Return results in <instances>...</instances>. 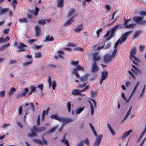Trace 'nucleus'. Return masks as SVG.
Masks as SVG:
<instances>
[{
  "instance_id": "nucleus-1",
  "label": "nucleus",
  "mask_w": 146,
  "mask_h": 146,
  "mask_svg": "<svg viewBox=\"0 0 146 146\" xmlns=\"http://www.w3.org/2000/svg\"><path fill=\"white\" fill-rule=\"evenodd\" d=\"M46 129V127H44L37 128L36 125H34L33 127L31 130V133L28 134V135L29 137L37 136V135L36 133H38L44 131Z\"/></svg>"
},
{
  "instance_id": "nucleus-2",
  "label": "nucleus",
  "mask_w": 146,
  "mask_h": 146,
  "mask_svg": "<svg viewBox=\"0 0 146 146\" xmlns=\"http://www.w3.org/2000/svg\"><path fill=\"white\" fill-rule=\"evenodd\" d=\"M133 32V31H130L125 33L123 34L115 43L114 46L115 48H117L119 44H121L123 42H125L128 36Z\"/></svg>"
},
{
  "instance_id": "nucleus-3",
  "label": "nucleus",
  "mask_w": 146,
  "mask_h": 146,
  "mask_svg": "<svg viewBox=\"0 0 146 146\" xmlns=\"http://www.w3.org/2000/svg\"><path fill=\"white\" fill-rule=\"evenodd\" d=\"M88 74H86L83 76L79 77L78 78H79V84L78 86V88H84V87L86 86L87 83V80Z\"/></svg>"
},
{
  "instance_id": "nucleus-4",
  "label": "nucleus",
  "mask_w": 146,
  "mask_h": 146,
  "mask_svg": "<svg viewBox=\"0 0 146 146\" xmlns=\"http://www.w3.org/2000/svg\"><path fill=\"white\" fill-rule=\"evenodd\" d=\"M50 117L52 119H55L59 121L63 122L64 123H67L72 121V120L70 119H66L64 117H58L57 114L51 115Z\"/></svg>"
},
{
  "instance_id": "nucleus-5",
  "label": "nucleus",
  "mask_w": 146,
  "mask_h": 146,
  "mask_svg": "<svg viewBox=\"0 0 146 146\" xmlns=\"http://www.w3.org/2000/svg\"><path fill=\"white\" fill-rule=\"evenodd\" d=\"M89 86L87 85L86 86L84 87V88H83V89L82 90H81L80 91L77 89L74 90L72 91V94L74 95L80 96H84L85 94H82L81 92H84L87 90L89 88Z\"/></svg>"
},
{
  "instance_id": "nucleus-6",
  "label": "nucleus",
  "mask_w": 146,
  "mask_h": 146,
  "mask_svg": "<svg viewBox=\"0 0 146 146\" xmlns=\"http://www.w3.org/2000/svg\"><path fill=\"white\" fill-rule=\"evenodd\" d=\"M143 18L141 17L135 16L133 17V19L135 22L139 25H144L146 23V20H143Z\"/></svg>"
},
{
  "instance_id": "nucleus-7",
  "label": "nucleus",
  "mask_w": 146,
  "mask_h": 146,
  "mask_svg": "<svg viewBox=\"0 0 146 146\" xmlns=\"http://www.w3.org/2000/svg\"><path fill=\"white\" fill-rule=\"evenodd\" d=\"M136 53V50L135 48H133L131 51L130 54V58L132 60L133 63L135 65H137V63L135 62L134 60L138 61L137 58L135 56V54Z\"/></svg>"
},
{
  "instance_id": "nucleus-8",
  "label": "nucleus",
  "mask_w": 146,
  "mask_h": 146,
  "mask_svg": "<svg viewBox=\"0 0 146 146\" xmlns=\"http://www.w3.org/2000/svg\"><path fill=\"white\" fill-rule=\"evenodd\" d=\"M77 67L74 68L72 71V74H73L76 76L77 78L79 77V74L78 73V70H84V68L82 66H80L79 65H77L76 66Z\"/></svg>"
},
{
  "instance_id": "nucleus-9",
  "label": "nucleus",
  "mask_w": 146,
  "mask_h": 146,
  "mask_svg": "<svg viewBox=\"0 0 146 146\" xmlns=\"http://www.w3.org/2000/svg\"><path fill=\"white\" fill-rule=\"evenodd\" d=\"M27 47V46L23 42H20L19 46L17 47L18 50H17V52L26 51L25 48Z\"/></svg>"
},
{
  "instance_id": "nucleus-10",
  "label": "nucleus",
  "mask_w": 146,
  "mask_h": 146,
  "mask_svg": "<svg viewBox=\"0 0 146 146\" xmlns=\"http://www.w3.org/2000/svg\"><path fill=\"white\" fill-rule=\"evenodd\" d=\"M108 76V73L107 71H105L102 72V73L101 78L99 80V83L100 85L102 84L103 81L107 78Z\"/></svg>"
},
{
  "instance_id": "nucleus-11",
  "label": "nucleus",
  "mask_w": 146,
  "mask_h": 146,
  "mask_svg": "<svg viewBox=\"0 0 146 146\" xmlns=\"http://www.w3.org/2000/svg\"><path fill=\"white\" fill-rule=\"evenodd\" d=\"M42 139L43 141L39 139H34L33 141L35 143L41 145H46L47 144V141L45 140L44 137H42Z\"/></svg>"
},
{
  "instance_id": "nucleus-12",
  "label": "nucleus",
  "mask_w": 146,
  "mask_h": 146,
  "mask_svg": "<svg viewBox=\"0 0 146 146\" xmlns=\"http://www.w3.org/2000/svg\"><path fill=\"white\" fill-rule=\"evenodd\" d=\"M103 137V135H99L93 144V146H98L101 143Z\"/></svg>"
},
{
  "instance_id": "nucleus-13",
  "label": "nucleus",
  "mask_w": 146,
  "mask_h": 146,
  "mask_svg": "<svg viewBox=\"0 0 146 146\" xmlns=\"http://www.w3.org/2000/svg\"><path fill=\"white\" fill-rule=\"evenodd\" d=\"M112 59V58L111 55L109 54H106L104 57V60L105 63H107L111 62Z\"/></svg>"
},
{
  "instance_id": "nucleus-14",
  "label": "nucleus",
  "mask_w": 146,
  "mask_h": 146,
  "mask_svg": "<svg viewBox=\"0 0 146 146\" xmlns=\"http://www.w3.org/2000/svg\"><path fill=\"white\" fill-rule=\"evenodd\" d=\"M75 16V15L73 16L70 19L68 20L66 23L64 24L63 26L66 27L67 26L71 25L72 22L74 21V18Z\"/></svg>"
},
{
  "instance_id": "nucleus-15",
  "label": "nucleus",
  "mask_w": 146,
  "mask_h": 146,
  "mask_svg": "<svg viewBox=\"0 0 146 146\" xmlns=\"http://www.w3.org/2000/svg\"><path fill=\"white\" fill-rule=\"evenodd\" d=\"M99 70V68L97 66L96 62H94L92 65L91 71L93 73H96Z\"/></svg>"
},
{
  "instance_id": "nucleus-16",
  "label": "nucleus",
  "mask_w": 146,
  "mask_h": 146,
  "mask_svg": "<svg viewBox=\"0 0 146 146\" xmlns=\"http://www.w3.org/2000/svg\"><path fill=\"white\" fill-rule=\"evenodd\" d=\"M98 53L97 52H94L92 54V57L94 62H96L100 60L101 59V57L98 56Z\"/></svg>"
},
{
  "instance_id": "nucleus-17",
  "label": "nucleus",
  "mask_w": 146,
  "mask_h": 146,
  "mask_svg": "<svg viewBox=\"0 0 146 146\" xmlns=\"http://www.w3.org/2000/svg\"><path fill=\"white\" fill-rule=\"evenodd\" d=\"M131 66L133 69H131V70L133 71L135 74H141V71L139 70L134 65L132 64Z\"/></svg>"
},
{
  "instance_id": "nucleus-18",
  "label": "nucleus",
  "mask_w": 146,
  "mask_h": 146,
  "mask_svg": "<svg viewBox=\"0 0 146 146\" xmlns=\"http://www.w3.org/2000/svg\"><path fill=\"white\" fill-rule=\"evenodd\" d=\"M121 25H117L113 27L111 30V35L114 36V33L116 30L118 28L119 29L122 28V27H121Z\"/></svg>"
},
{
  "instance_id": "nucleus-19",
  "label": "nucleus",
  "mask_w": 146,
  "mask_h": 146,
  "mask_svg": "<svg viewBox=\"0 0 146 146\" xmlns=\"http://www.w3.org/2000/svg\"><path fill=\"white\" fill-rule=\"evenodd\" d=\"M121 25H117L113 27L111 30V35L114 36V33L116 30L118 28L119 29L122 28V27H121Z\"/></svg>"
},
{
  "instance_id": "nucleus-20",
  "label": "nucleus",
  "mask_w": 146,
  "mask_h": 146,
  "mask_svg": "<svg viewBox=\"0 0 146 146\" xmlns=\"http://www.w3.org/2000/svg\"><path fill=\"white\" fill-rule=\"evenodd\" d=\"M29 91V89L28 88H27L24 89V91L21 94H19L17 96V98H22V97L25 96L26 95V93H28Z\"/></svg>"
},
{
  "instance_id": "nucleus-21",
  "label": "nucleus",
  "mask_w": 146,
  "mask_h": 146,
  "mask_svg": "<svg viewBox=\"0 0 146 146\" xmlns=\"http://www.w3.org/2000/svg\"><path fill=\"white\" fill-rule=\"evenodd\" d=\"M35 31L36 34V36L37 37L39 36L41 32L40 27L38 25H36L35 27Z\"/></svg>"
},
{
  "instance_id": "nucleus-22",
  "label": "nucleus",
  "mask_w": 146,
  "mask_h": 146,
  "mask_svg": "<svg viewBox=\"0 0 146 146\" xmlns=\"http://www.w3.org/2000/svg\"><path fill=\"white\" fill-rule=\"evenodd\" d=\"M58 55H55L54 56L56 59H58V57L62 59L64 58L63 56L61 55V54H64L65 53L63 51L59 50L58 51Z\"/></svg>"
},
{
  "instance_id": "nucleus-23",
  "label": "nucleus",
  "mask_w": 146,
  "mask_h": 146,
  "mask_svg": "<svg viewBox=\"0 0 146 146\" xmlns=\"http://www.w3.org/2000/svg\"><path fill=\"white\" fill-rule=\"evenodd\" d=\"M132 131V130L130 129L127 131L125 132L123 134L122 137V139H125L127 137H128L130 133Z\"/></svg>"
},
{
  "instance_id": "nucleus-24",
  "label": "nucleus",
  "mask_w": 146,
  "mask_h": 146,
  "mask_svg": "<svg viewBox=\"0 0 146 146\" xmlns=\"http://www.w3.org/2000/svg\"><path fill=\"white\" fill-rule=\"evenodd\" d=\"M54 40V38L52 36H50L49 35H47L46 36L45 39L44 40V42H51Z\"/></svg>"
},
{
  "instance_id": "nucleus-25",
  "label": "nucleus",
  "mask_w": 146,
  "mask_h": 146,
  "mask_svg": "<svg viewBox=\"0 0 146 146\" xmlns=\"http://www.w3.org/2000/svg\"><path fill=\"white\" fill-rule=\"evenodd\" d=\"M57 7H63L64 5V0H58L57 1Z\"/></svg>"
},
{
  "instance_id": "nucleus-26",
  "label": "nucleus",
  "mask_w": 146,
  "mask_h": 146,
  "mask_svg": "<svg viewBox=\"0 0 146 146\" xmlns=\"http://www.w3.org/2000/svg\"><path fill=\"white\" fill-rule=\"evenodd\" d=\"M83 25L82 24H81L80 25L78 26L74 30V31L77 33H79L82 30L83 28Z\"/></svg>"
},
{
  "instance_id": "nucleus-27",
  "label": "nucleus",
  "mask_w": 146,
  "mask_h": 146,
  "mask_svg": "<svg viewBox=\"0 0 146 146\" xmlns=\"http://www.w3.org/2000/svg\"><path fill=\"white\" fill-rule=\"evenodd\" d=\"M9 10V9L7 8L1 9L0 11V15L5 14L8 12Z\"/></svg>"
},
{
  "instance_id": "nucleus-28",
  "label": "nucleus",
  "mask_w": 146,
  "mask_h": 146,
  "mask_svg": "<svg viewBox=\"0 0 146 146\" xmlns=\"http://www.w3.org/2000/svg\"><path fill=\"white\" fill-rule=\"evenodd\" d=\"M84 107H83L76 109L75 110V113L76 114H79L84 110Z\"/></svg>"
},
{
  "instance_id": "nucleus-29",
  "label": "nucleus",
  "mask_w": 146,
  "mask_h": 146,
  "mask_svg": "<svg viewBox=\"0 0 146 146\" xmlns=\"http://www.w3.org/2000/svg\"><path fill=\"white\" fill-rule=\"evenodd\" d=\"M75 12V10L74 9L71 8L70 10L69 11V12L67 15V17H69L72 15Z\"/></svg>"
},
{
  "instance_id": "nucleus-30",
  "label": "nucleus",
  "mask_w": 146,
  "mask_h": 146,
  "mask_svg": "<svg viewBox=\"0 0 146 146\" xmlns=\"http://www.w3.org/2000/svg\"><path fill=\"white\" fill-rule=\"evenodd\" d=\"M107 125L111 133L113 135H114L115 134V133L114 130L112 129L111 126L108 123H107Z\"/></svg>"
},
{
  "instance_id": "nucleus-31",
  "label": "nucleus",
  "mask_w": 146,
  "mask_h": 146,
  "mask_svg": "<svg viewBox=\"0 0 146 146\" xmlns=\"http://www.w3.org/2000/svg\"><path fill=\"white\" fill-rule=\"evenodd\" d=\"M89 125H90L91 129H92V131H93L94 135H95V136L96 137H98V134L96 132V131H95L94 127L93 126L92 123H90Z\"/></svg>"
},
{
  "instance_id": "nucleus-32",
  "label": "nucleus",
  "mask_w": 146,
  "mask_h": 146,
  "mask_svg": "<svg viewBox=\"0 0 146 146\" xmlns=\"http://www.w3.org/2000/svg\"><path fill=\"white\" fill-rule=\"evenodd\" d=\"M88 102L90 104L91 110V114L93 115L94 112V109L93 105L91 102L90 101H88Z\"/></svg>"
},
{
  "instance_id": "nucleus-33",
  "label": "nucleus",
  "mask_w": 146,
  "mask_h": 146,
  "mask_svg": "<svg viewBox=\"0 0 146 146\" xmlns=\"http://www.w3.org/2000/svg\"><path fill=\"white\" fill-rule=\"evenodd\" d=\"M73 106L72 105L71 103L70 102H67V108L68 111L70 113L71 110V106Z\"/></svg>"
},
{
  "instance_id": "nucleus-34",
  "label": "nucleus",
  "mask_w": 146,
  "mask_h": 146,
  "mask_svg": "<svg viewBox=\"0 0 146 146\" xmlns=\"http://www.w3.org/2000/svg\"><path fill=\"white\" fill-rule=\"evenodd\" d=\"M15 91V89L14 88L12 87L8 92V95L10 96H11Z\"/></svg>"
},
{
  "instance_id": "nucleus-35",
  "label": "nucleus",
  "mask_w": 146,
  "mask_h": 146,
  "mask_svg": "<svg viewBox=\"0 0 146 146\" xmlns=\"http://www.w3.org/2000/svg\"><path fill=\"white\" fill-rule=\"evenodd\" d=\"M18 2L17 0H12L11 4L14 9H15Z\"/></svg>"
},
{
  "instance_id": "nucleus-36",
  "label": "nucleus",
  "mask_w": 146,
  "mask_h": 146,
  "mask_svg": "<svg viewBox=\"0 0 146 146\" xmlns=\"http://www.w3.org/2000/svg\"><path fill=\"white\" fill-rule=\"evenodd\" d=\"M29 105L31 106L32 107L33 111H35V107H34V105L33 103H26L25 105V106L26 107L27 106H28Z\"/></svg>"
},
{
  "instance_id": "nucleus-37",
  "label": "nucleus",
  "mask_w": 146,
  "mask_h": 146,
  "mask_svg": "<svg viewBox=\"0 0 146 146\" xmlns=\"http://www.w3.org/2000/svg\"><path fill=\"white\" fill-rule=\"evenodd\" d=\"M61 142L65 144L67 146H70L69 142L68 140L65 139H61Z\"/></svg>"
},
{
  "instance_id": "nucleus-38",
  "label": "nucleus",
  "mask_w": 146,
  "mask_h": 146,
  "mask_svg": "<svg viewBox=\"0 0 146 146\" xmlns=\"http://www.w3.org/2000/svg\"><path fill=\"white\" fill-rule=\"evenodd\" d=\"M56 127H54L51 129L48 130V133L49 134L52 133L54 132L56 130Z\"/></svg>"
},
{
  "instance_id": "nucleus-39",
  "label": "nucleus",
  "mask_w": 146,
  "mask_h": 146,
  "mask_svg": "<svg viewBox=\"0 0 146 146\" xmlns=\"http://www.w3.org/2000/svg\"><path fill=\"white\" fill-rule=\"evenodd\" d=\"M19 21L21 23H27L28 22V21L26 18H20L19 20Z\"/></svg>"
},
{
  "instance_id": "nucleus-40",
  "label": "nucleus",
  "mask_w": 146,
  "mask_h": 146,
  "mask_svg": "<svg viewBox=\"0 0 146 146\" xmlns=\"http://www.w3.org/2000/svg\"><path fill=\"white\" fill-rule=\"evenodd\" d=\"M97 93V92L96 91H92L91 93L90 96L91 97L94 98L96 97Z\"/></svg>"
},
{
  "instance_id": "nucleus-41",
  "label": "nucleus",
  "mask_w": 146,
  "mask_h": 146,
  "mask_svg": "<svg viewBox=\"0 0 146 146\" xmlns=\"http://www.w3.org/2000/svg\"><path fill=\"white\" fill-rule=\"evenodd\" d=\"M140 33V31H137L135 32L133 36V38L135 39L137 37H138Z\"/></svg>"
},
{
  "instance_id": "nucleus-42",
  "label": "nucleus",
  "mask_w": 146,
  "mask_h": 146,
  "mask_svg": "<svg viewBox=\"0 0 146 146\" xmlns=\"http://www.w3.org/2000/svg\"><path fill=\"white\" fill-rule=\"evenodd\" d=\"M46 19L40 20L38 21V23L40 25H45L46 24Z\"/></svg>"
},
{
  "instance_id": "nucleus-43",
  "label": "nucleus",
  "mask_w": 146,
  "mask_h": 146,
  "mask_svg": "<svg viewBox=\"0 0 146 146\" xmlns=\"http://www.w3.org/2000/svg\"><path fill=\"white\" fill-rule=\"evenodd\" d=\"M121 96L123 99L126 101V103H128L129 102L130 99L129 98L128 99H127L124 94L123 93H121Z\"/></svg>"
},
{
  "instance_id": "nucleus-44",
  "label": "nucleus",
  "mask_w": 146,
  "mask_h": 146,
  "mask_svg": "<svg viewBox=\"0 0 146 146\" xmlns=\"http://www.w3.org/2000/svg\"><path fill=\"white\" fill-rule=\"evenodd\" d=\"M41 56V54L40 52L36 53L35 54V58H40Z\"/></svg>"
},
{
  "instance_id": "nucleus-45",
  "label": "nucleus",
  "mask_w": 146,
  "mask_h": 146,
  "mask_svg": "<svg viewBox=\"0 0 146 146\" xmlns=\"http://www.w3.org/2000/svg\"><path fill=\"white\" fill-rule=\"evenodd\" d=\"M134 25H135V24L133 23L130 24L125 26V28H133Z\"/></svg>"
},
{
  "instance_id": "nucleus-46",
  "label": "nucleus",
  "mask_w": 146,
  "mask_h": 146,
  "mask_svg": "<svg viewBox=\"0 0 146 146\" xmlns=\"http://www.w3.org/2000/svg\"><path fill=\"white\" fill-rule=\"evenodd\" d=\"M39 10V9L37 7H36L35 11H34V14L35 16H37L38 15V13Z\"/></svg>"
},
{
  "instance_id": "nucleus-47",
  "label": "nucleus",
  "mask_w": 146,
  "mask_h": 146,
  "mask_svg": "<svg viewBox=\"0 0 146 146\" xmlns=\"http://www.w3.org/2000/svg\"><path fill=\"white\" fill-rule=\"evenodd\" d=\"M50 110V108H48L46 110H44L42 112V114L43 115H47L48 112V111Z\"/></svg>"
},
{
  "instance_id": "nucleus-48",
  "label": "nucleus",
  "mask_w": 146,
  "mask_h": 146,
  "mask_svg": "<svg viewBox=\"0 0 146 146\" xmlns=\"http://www.w3.org/2000/svg\"><path fill=\"white\" fill-rule=\"evenodd\" d=\"M32 60H31L29 62H27L24 63L23 64V66H27V65L31 64L32 62Z\"/></svg>"
},
{
  "instance_id": "nucleus-49",
  "label": "nucleus",
  "mask_w": 146,
  "mask_h": 146,
  "mask_svg": "<svg viewBox=\"0 0 146 146\" xmlns=\"http://www.w3.org/2000/svg\"><path fill=\"white\" fill-rule=\"evenodd\" d=\"M110 33H111V31L110 30L108 31L107 32L106 35H104V37L105 38H107L109 36Z\"/></svg>"
},
{
  "instance_id": "nucleus-50",
  "label": "nucleus",
  "mask_w": 146,
  "mask_h": 146,
  "mask_svg": "<svg viewBox=\"0 0 146 146\" xmlns=\"http://www.w3.org/2000/svg\"><path fill=\"white\" fill-rule=\"evenodd\" d=\"M9 30V29H4L3 30V33L7 35L8 34Z\"/></svg>"
},
{
  "instance_id": "nucleus-51",
  "label": "nucleus",
  "mask_w": 146,
  "mask_h": 146,
  "mask_svg": "<svg viewBox=\"0 0 146 146\" xmlns=\"http://www.w3.org/2000/svg\"><path fill=\"white\" fill-rule=\"evenodd\" d=\"M48 82L49 83V87L50 88L52 86V83H51V77L50 76H49L48 77Z\"/></svg>"
},
{
  "instance_id": "nucleus-52",
  "label": "nucleus",
  "mask_w": 146,
  "mask_h": 146,
  "mask_svg": "<svg viewBox=\"0 0 146 146\" xmlns=\"http://www.w3.org/2000/svg\"><path fill=\"white\" fill-rule=\"evenodd\" d=\"M56 86V82L55 81H53L52 82V87L53 90H55V88Z\"/></svg>"
},
{
  "instance_id": "nucleus-53",
  "label": "nucleus",
  "mask_w": 146,
  "mask_h": 146,
  "mask_svg": "<svg viewBox=\"0 0 146 146\" xmlns=\"http://www.w3.org/2000/svg\"><path fill=\"white\" fill-rule=\"evenodd\" d=\"M79 61H72L71 62V64L72 65H76L79 63Z\"/></svg>"
},
{
  "instance_id": "nucleus-54",
  "label": "nucleus",
  "mask_w": 146,
  "mask_h": 146,
  "mask_svg": "<svg viewBox=\"0 0 146 146\" xmlns=\"http://www.w3.org/2000/svg\"><path fill=\"white\" fill-rule=\"evenodd\" d=\"M30 88L31 89V92H34L35 91L36 88L34 86H32Z\"/></svg>"
},
{
  "instance_id": "nucleus-55",
  "label": "nucleus",
  "mask_w": 146,
  "mask_h": 146,
  "mask_svg": "<svg viewBox=\"0 0 146 146\" xmlns=\"http://www.w3.org/2000/svg\"><path fill=\"white\" fill-rule=\"evenodd\" d=\"M37 88H39L40 90L42 92L43 89V84L39 85L38 86Z\"/></svg>"
},
{
  "instance_id": "nucleus-56",
  "label": "nucleus",
  "mask_w": 146,
  "mask_h": 146,
  "mask_svg": "<svg viewBox=\"0 0 146 146\" xmlns=\"http://www.w3.org/2000/svg\"><path fill=\"white\" fill-rule=\"evenodd\" d=\"M90 100H91V101H92L93 102V103H94V108H95V107H96L97 104V102L94 99L91 98L90 99Z\"/></svg>"
},
{
  "instance_id": "nucleus-57",
  "label": "nucleus",
  "mask_w": 146,
  "mask_h": 146,
  "mask_svg": "<svg viewBox=\"0 0 146 146\" xmlns=\"http://www.w3.org/2000/svg\"><path fill=\"white\" fill-rule=\"evenodd\" d=\"M37 124L38 126L40 125V119L39 115H38V116L37 118Z\"/></svg>"
},
{
  "instance_id": "nucleus-58",
  "label": "nucleus",
  "mask_w": 146,
  "mask_h": 146,
  "mask_svg": "<svg viewBox=\"0 0 146 146\" xmlns=\"http://www.w3.org/2000/svg\"><path fill=\"white\" fill-rule=\"evenodd\" d=\"M5 94V91H3L0 92V97H3L4 96Z\"/></svg>"
},
{
  "instance_id": "nucleus-59",
  "label": "nucleus",
  "mask_w": 146,
  "mask_h": 146,
  "mask_svg": "<svg viewBox=\"0 0 146 146\" xmlns=\"http://www.w3.org/2000/svg\"><path fill=\"white\" fill-rule=\"evenodd\" d=\"M145 48V46L144 45H140L139 46V49L141 51H143L144 48Z\"/></svg>"
},
{
  "instance_id": "nucleus-60",
  "label": "nucleus",
  "mask_w": 146,
  "mask_h": 146,
  "mask_svg": "<svg viewBox=\"0 0 146 146\" xmlns=\"http://www.w3.org/2000/svg\"><path fill=\"white\" fill-rule=\"evenodd\" d=\"M17 124L18 126H19L21 129L23 127V125L21 122L19 121H17Z\"/></svg>"
},
{
  "instance_id": "nucleus-61",
  "label": "nucleus",
  "mask_w": 146,
  "mask_h": 146,
  "mask_svg": "<svg viewBox=\"0 0 146 146\" xmlns=\"http://www.w3.org/2000/svg\"><path fill=\"white\" fill-rule=\"evenodd\" d=\"M102 31V29L100 28L98 29L96 32L97 34L98 37L99 36L100 33Z\"/></svg>"
},
{
  "instance_id": "nucleus-62",
  "label": "nucleus",
  "mask_w": 146,
  "mask_h": 146,
  "mask_svg": "<svg viewBox=\"0 0 146 146\" xmlns=\"http://www.w3.org/2000/svg\"><path fill=\"white\" fill-rule=\"evenodd\" d=\"M84 141H82L79 142L76 146H84Z\"/></svg>"
},
{
  "instance_id": "nucleus-63",
  "label": "nucleus",
  "mask_w": 146,
  "mask_h": 146,
  "mask_svg": "<svg viewBox=\"0 0 146 146\" xmlns=\"http://www.w3.org/2000/svg\"><path fill=\"white\" fill-rule=\"evenodd\" d=\"M128 73L130 75L131 77L133 78H135V75L134 74L132 73V72H131L129 70L128 71Z\"/></svg>"
},
{
  "instance_id": "nucleus-64",
  "label": "nucleus",
  "mask_w": 146,
  "mask_h": 146,
  "mask_svg": "<svg viewBox=\"0 0 146 146\" xmlns=\"http://www.w3.org/2000/svg\"><path fill=\"white\" fill-rule=\"evenodd\" d=\"M140 14L142 16H146V11H141L140 13Z\"/></svg>"
}]
</instances>
